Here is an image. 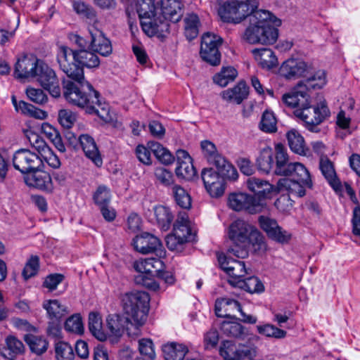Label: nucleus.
<instances>
[{
	"instance_id": "2eb2a0df",
	"label": "nucleus",
	"mask_w": 360,
	"mask_h": 360,
	"mask_svg": "<svg viewBox=\"0 0 360 360\" xmlns=\"http://www.w3.org/2000/svg\"><path fill=\"white\" fill-rule=\"evenodd\" d=\"M201 177L208 193L213 198L221 197L225 191L223 176L212 168H206L202 171Z\"/></svg>"
},
{
	"instance_id": "8fccbe9b",
	"label": "nucleus",
	"mask_w": 360,
	"mask_h": 360,
	"mask_svg": "<svg viewBox=\"0 0 360 360\" xmlns=\"http://www.w3.org/2000/svg\"><path fill=\"white\" fill-rule=\"evenodd\" d=\"M57 360H73L75 354L72 347L66 342L60 341L55 344Z\"/></svg>"
},
{
	"instance_id": "f3484780",
	"label": "nucleus",
	"mask_w": 360,
	"mask_h": 360,
	"mask_svg": "<svg viewBox=\"0 0 360 360\" xmlns=\"http://www.w3.org/2000/svg\"><path fill=\"white\" fill-rule=\"evenodd\" d=\"M24 182L30 187L46 192H52L53 189L51 177L44 169L24 172Z\"/></svg>"
},
{
	"instance_id": "603ef678",
	"label": "nucleus",
	"mask_w": 360,
	"mask_h": 360,
	"mask_svg": "<svg viewBox=\"0 0 360 360\" xmlns=\"http://www.w3.org/2000/svg\"><path fill=\"white\" fill-rule=\"evenodd\" d=\"M24 135L30 146L36 150L38 153L44 151V150L47 148L46 142L38 134L32 130L24 129Z\"/></svg>"
},
{
	"instance_id": "39448f33",
	"label": "nucleus",
	"mask_w": 360,
	"mask_h": 360,
	"mask_svg": "<svg viewBox=\"0 0 360 360\" xmlns=\"http://www.w3.org/2000/svg\"><path fill=\"white\" fill-rule=\"evenodd\" d=\"M285 94L282 96V101L284 104L291 108H296L294 111L295 115L305 122L310 130L321 123L326 117L329 115V110L325 101L321 102L316 106L310 105V96L307 98V103H301L300 101H294L295 104H291L290 101H287ZM293 103V101H292Z\"/></svg>"
},
{
	"instance_id": "393cba45",
	"label": "nucleus",
	"mask_w": 360,
	"mask_h": 360,
	"mask_svg": "<svg viewBox=\"0 0 360 360\" xmlns=\"http://www.w3.org/2000/svg\"><path fill=\"white\" fill-rule=\"evenodd\" d=\"M91 34V48L94 52L98 53L102 56H108L112 51L111 43L103 33L96 28L89 30Z\"/></svg>"
},
{
	"instance_id": "6e6552de",
	"label": "nucleus",
	"mask_w": 360,
	"mask_h": 360,
	"mask_svg": "<svg viewBox=\"0 0 360 360\" xmlns=\"http://www.w3.org/2000/svg\"><path fill=\"white\" fill-rule=\"evenodd\" d=\"M256 6L247 1H231L219 10V15L224 22L238 24L243 20L249 22V17L257 10Z\"/></svg>"
},
{
	"instance_id": "6ab92c4d",
	"label": "nucleus",
	"mask_w": 360,
	"mask_h": 360,
	"mask_svg": "<svg viewBox=\"0 0 360 360\" xmlns=\"http://www.w3.org/2000/svg\"><path fill=\"white\" fill-rule=\"evenodd\" d=\"M296 162L290 160L287 149L281 143L275 146L274 174L278 176H291Z\"/></svg>"
},
{
	"instance_id": "20e7f679",
	"label": "nucleus",
	"mask_w": 360,
	"mask_h": 360,
	"mask_svg": "<svg viewBox=\"0 0 360 360\" xmlns=\"http://www.w3.org/2000/svg\"><path fill=\"white\" fill-rule=\"evenodd\" d=\"M229 238L234 245L228 250V253L238 258L247 257L250 247L254 251L259 252H264L266 249V245L261 232L243 220H236L230 225Z\"/></svg>"
},
{
	"instance_id": "423d86ee",
	"label": "nucleus",
	"mask_w": 360,
	"mask_h": 360,
	"mask_svg": "<svg viewBox=\"0 0 360 360\" xmlns=\"http://www.w3.org/2000/svg\"><path fill=\"white\" fill-rule=\"evenodd\" d=\"M307 79L300 82L289 92L285 94V98L290 101H300L301 103H307V98L309 96L310 89H319L326 84V75L324 70H319L313 74L306 77ZM291 104H295L290 102Z\"/></svg>"
},
{
	"instance_id": "7c9ffc66",
	"label": "nucleus",
	"mask_w": 360,
	"mask_h": 360,
	"mask_svg": "<svg viewBox=\"0 0 360 360\" xmlns=\"http://www.w3.org/2000/svg\"><path fill=\"white\" fill-rule=\"evenodd\" d=\"M45 63L37 58L24 56V80L37 81Z\"/></svg>"
},
{
	"instance_id": "e2e57ef3",
	"label": "nucleus",
	"mask_w": 360,
	"mask_h": 360,
	"mask_svg": "<svg viewBox=\"0 0 360 360\" xmlns=\"http://www.w3.org/2000/svg\"><path fill=\"white\" fill-rule=\"evenodd\" d=\"M139 350L142 355L153 360L155 353L153 342L150 339H141L139 341Z\"/></svg>"
},
{
	"instance_id": "473e14b6",
	"label": "nucleus",
	"mask_w": 360,
	"mask_h": 360,
	"mask_svg": "<svg viewBox=\"0 0 360 360\" xmlns=\"http://www.w3.org/2000/svg\"><path fill=\"white\" fill-rule=\"evenodd\" d=\"M275 152L269 146H265L261 149L257 158L256 165L257 169L265 174H269L274 165Z\"/></svg>"
},
{
	"instance_id": "a18cd8bd",
	"label": "nucleus",
	"mask_w": 360,
	"mask_h": 360,
	"mask_svg": "<svg viewBox=\"0 0 360 360\" xmlns=\"http://www.w3.org/2000/svg\"><path fill=\"white\" fill-rule=\"evenodd\" d=\"M150 148L157 159L163 164L170 165L174 162V158L172 153L159 143L152 142Z\"/></svg>"
},
{
	"instance_id": "7ed1b4c3",
	"label": "nucleus",
	"mask_w": 360,
	"mask_h": 360,
	"mask_svg": "<svg viewBox=\"0 0 360 360\" xmlns=\"http://www.w3.org/2000/svg\"><path fill=\"white\" fill-rule=\"evenodd\" d=\"M281 25V20L269 11L257 10L250 15L241 38L250 44H273L278 35L276 27Z\"/></svg>"
},
{
	"instance_id": "864d4df0",
	"label": "nucleus",
	"mask_w": 360,
	"mask_h": 360,
	"mask_svg": "<svg viewBox=\"0 0 360 360\" xmlns=\"http://www.w3.org/2000/svg\"><path fill=\"white\" fill-rule=\"evenodd\" d=\"M257 329L259 334L276 339L284 338L287 334L286 331L269 323L264 324L263 326H257Z\"/></svg>"
},
{
	"instance_id": "aec40b11",
	"label": "nucleus",
	"mask_w": 360,
	"mask_h": 360,
	"mask_svg": "<svg viewBox=\"0 0 360 360\" xmlns=\"http://www.w3.org/2000/svg\"><path fill=\"white\" fill-rule=\"evenodd\" d=\"M310 67L304 61L297 59H288L280 68L281 75L288 79L307 77L310 72Z\"/></svg>"
},
{
	"instance_id": "680f3d73",
	"label": "nucleus",
	"mask_w": 360,
	"mask_h": 360,
	"mask_svg": "<svg viewBox=\"0 0 360 360\" xmlns=\"http://www.w3.org/2000/svg\"><path fill=\"white\" fill-rule=\"evenodd\" d=\"M58 120L64 128H71L77 120L76 115L70 110L63 109L58 112Z\"/></svg>"
},
{
	"instance_id": "f8f14e48",
	"label": "nucleus",
	"mask_w": 360,
	"mask_h": 360,
	"mask_svg": "<svg viewBox=\"0 0 360 360\" xmlns=\"http://www.w3.org/2000/svg\"><path fill=\"white\" fill-rule=\"evenodd\" d=\"M238 311L242 316L241 321L248 323H255L257 318L245 314L240 303L235 300L230 298H221L217 300L215 303V314L218 317H227L234 319L233 313Z\"/></svg>"
},
{
	"instance_id": "a19ab883",
	"label": "nucleus",
	"mask_w": 360,
	"mask_h": 360,
	"mask_svg": "<svg viewBox=\"0 0 360 360\" xmlns=\"http://www.w3.org/2000/svg\"><path fill=\"white\" fill-rule=\"evenodd\" d=\"M319 168L328 183L335 188L338 185V181L333 163L327 157H321Z\"/></svg>"
},
{
	"instance_id": "0e129e2a",
	"label": "nucleus",
	"mask_w": 360,
	"mask_h": 360,
	"mask_svg": "<svg viewBox=\"0 0 360 360\" xmlns=\"http://www.w3.org/2000/svg\"><path fill=\"white\" fill-rule=\"evenodd\" d=\"M155 176L161 184L165 186H169L173 182V175L172 172L164 167L156 168Z\"/></svg>"
},
{
	"instance_id": "774afa93",
	"label": "nucleus",
	"mask_w": 360,
	"mask_h": 360,
	"mask_svg": "<svg viewBox=\"0 0 360 360\" xmlns=\"http://www.w3.org/2000/svg\"><path fill=\"white\" fill-rule=\"evenodd\" d=\"M352 233L354 236L360 237V206H356L353 210L352 219Z\"/></svg>"
},
{
	"instance_id": "37998d69",
	"label": "nucleus",
	"mask_w": 360,
	"mask_h": 360,
	"mask_svg": "<svg viewBox=\"0 0 360 360\" xmlns=\"http://www.w3.org/2000/svg\"><path fill=\"white\" fill-rule=\"evenodd\" d=\"M154 213L156 220L162 229H169L173 220V215L169 209L167 207L159 205L154 207Z\"/></svg>"
},
{
	"instance_id": "f704fd0d",
	"label": "nucleus",
	"mask_w": 360,
	"mask_h": 360,
	"mask_svg": "<svg viewBox=\"0 0 360 360\" xmlns=\"http://www.w3.org/2000/svg\"><path fill=\"white\" fill-rule=\"evenodd\" d=\"M162 352L165 360H183L188 349L185 345L173 342L165 345Z\"/></svg>"
},
{
	"instance_id": "0eeeda50",
	"label": "nucleus",
	"mask_w": 360,
	"mask_h": 360,
	"mask_svg": "<svg viewBox=\"0 0 360 360\" xmlns=\"http://www.w3.org/2000/svg\"><path fill=\"white\" fill-rule=\"evenodd\" d=\"M134 267L139 273L146 275H139L136 278V282L152 290L159 289V284L150 276L155 277L160 275V271L164 270L165 264L160 259L147 258L136 261Z\"/></svg>"
},
{
	"instance_id": "de8ad7c7",
	"label": "nucleus",
	"mask_w": 360,
	"mask_h": 360,
	"mask_svg": "<svg viewBox=\"0 0 360 360\" xmlns=\"http://www.w3.org/2000/svg\"><path fill=\"white\" fill-rule=\"evenodd\" d=\"M276 119L274 114L269 110H265L262 116L259 128L266 133H274L277 130Z\"/></svg>"
},
{
	"instance_id": "69168bd1",
	"label": "nucleus",
	"mask_w": 360,
	"mask_h": 360,
	"mask_svg": "<svg viewBox=\"0 0 360 360\" xmlns=\"http://www.w3.org/2000/svg\"><path fill=\"white\" fill-rule=\"evenodd\" d=\"M27 114L30 117L39 120H44L48 115L46 111L42 110L35 106L24 102V115Z\"/></svg>"
},
{
	"instance_id": "cd10ccee",
	"label": "nucleus",
	"mask_w": 360,
	"mask_h": 360,
	"mask_svg": "<svg viewBox=\"0 0 360 360\" xmlns=\"http://www.w3.org/2000/svg\"><path fill=\"white\" fill-rule=\"evenodd\" d=\"M173 233L179 238L186 241L191 240L193 238L191 233V222L187 212H179L174 226Z\"/></svg>"
},
{
	"instance_id": "c85d7f7f",
	"label": "nucleus",
	"mask_w": 360,
	"mask_h": 360,
	"mask_svg": "<svg viewBox=\"0 0 360 360\" xmlns=\"http://www.w3.org/2000/svg\"><path fill=\"white\" fill-rule=\"evenodd\" d=\"M247 186L250 191L258 195L257 198L264 200L269 198L271 194L274 186L269 181L255 177L250 178L247 180Z\"/></svg>"
},
{
	"instance_id": "f03ea898",
	"label": "nucleus",
	"mask_w": 360,
	"mask_h": 360,
	"mask_svg": "<svg viewBox=\"0 0 360 360\" xmlns=\"http://www.w3.org/2000/svg\"><path fill=\"white\" fill-rule=\"evenodd\" d=\"M149 302V295L144 291L126 293L122 297V304L127 316L113 314L106 317V326L110 335L120 338L124 330H129V324L136 328L142 326L147 318Z\"/></svg>"
},
{
	"instance_id": "a211bd4d",
	"label": "nucleus",
	"mask_w": 360,
	"mask_h": 360,
	"mask_svg": "<svg viewBox=\"0 0 360 360\" xmlns=\"http://www.w3.org/2000/svg\"><path fill=\"white\" fill-rule=\"evenodd\" d=\"M259 222L262 230L271 239L280 243H285L290 240L291 235L279 226L275 219L266 216H260Z\"/></svg>"
},
{
	"instance_id": "4be33fe9",
	"label": "nucleus",
	"mask_w": 360,
	"mask_h": 360,
	"mask_svg": "<svg viewBox=\"0 0 360 360\" xmlns=\"http://www.w3.org/2000/svg\"><path fill=\"white\" fill-rule=\"evenodd\" d=\"M177 167L175 169L178 177L186 180H191L195 175L196 172L193 165L192 158L184 150L176 151Z\"/></svg>"
},
{
	"instance_id": "bb28decb",
	"label": "nucleus",
	"mask_w": 360,
	"mask_h": 360,
	"mask_svg": "<svg viewBox=\"0 0 360 360\" xmlns=\"http://www.w3.org/2000/svg\"><path fill=\"white\" fill-rule=\"evenodd\" d=\"M248 86L241 81L234 87L223 91L221 96L224 101L239 105L248 98Z\"/></svg>"
},
{
	"instance_id": "412c9836",
	"label": "nucleus",
	"mask_w": 360,
	"mask_h": 360,
	"mask_svg": "<svg viewBox=\"0 0 360 360\" xmlns=\"http://www.w3.org/2000/svg\"><path fill=\"white\" fill-rule=\"evenodd\" d=\"M218 261L221 268L231 276L230 280L243 279L247 274L245 263L243 261H238L224 255H218Z\"/></svg>"
},
{
	"instance_id": "a878e982",
	"label": "nucleus",
	"mask_w": 360,
	"mask_h": 360,
	"mask_svg": "<svg viewBox=\"0 0 360 360\" xmlns=\"http://www.w3.org/2000/svg\"><path fill=\"white\" fill-rule=\"evenodd\" d=\"M79 144L85 155L97 166L102 165V158L94 139L88 134H82L79 137Z\"/></svg>"
},
{
	"instance_id": "3c124183",
	"label": "nucleus",
	"mask_w": 360,
	"mask_h": 360,
	"mask_svg": "<svg viewBox=\"0 0 360 360\" xmlns=\"http://www.w3.org/2000/svg\"><path fill=\"white\" fill-rule=\"evenodd\" d=\"M172 193L176 203L184 209H188L191 206V199L187 191L180 186L175 185L172 187Z\"/></svg>"
},
{
	"instance_id": "ddd939ff",
	"label": "nucleus",
	"mask_w": 360,
	"mask_h": 360,
	"mask_svg": "<svg viewBox=\"0 0 360 360\" xmlns=\"http://www.w3.org/2000/svg\"><path fill=\"white\" fill-rule=\"evenodd\" d=\"M133 245L136 251L142 254L155 253L160 257L165 255L160 240L153 234L145 232L135 237Z\"/></svg>"
},
{
	"instance_id": "c9c22d12",
	"label": "nucleus",
	"mask_w": 360,
	"mask_h": 360,
	"mask_svg": "<svg viewBox=\"0 0 360 360\" xmlns=\"http://www.w3.org/2000/svg\"><path fill=\"white\" fill-rule=\"evenodd\" d=\"M304 185L300 181L290 179H281L278 180L277 187L279 191H286L290 194L297 197H302L305 195Z\"/></svg>"
},
{
	"instance_id": "1a4fd4ad",
	"label": "nucleus",
	"mask_w": 360,
	"mask_h": 360,
	"mask_svg": "<svg viewBox=\"0 0 360 360\" xmlns=\"http://www.w3.org/2000/svg\"><path fill=\"white\" fill-rule=\"evenodd\" d=\"M139 17L143 31L149 37L163 36L165 33L169 32V23L158 8L144 15L139 14Z\"/></svg>"
},
{
	"instance_id": "e433bc0d",
	"label": "nucleus",
	"mask_w": 360,
	"mask_h": 360,
	"mask_svg": "<svg viewBox=\"0 0 360 360\" xmlns=\"http://www.w3.org/2000/svg\"><path fill=\"white\" fill-rule=\"evenodd\" d=\"M24 340L30 352L37 356L41 355L48 349L49 342L42 336L27 334L24 335Z\"/></svg>"
},
{
	"instance_id": "f257e3e1",
	"label": "nucleus",
	"mask_w": 360,
	"mask_h": 360,
	"mask_svg": "<svg viewBox=\"0 0 360 360\" xmlns=\"http://www.w3.org/2000/svg\"><path fill=\"white\" fill-rule=\"evenodd\" d=\"M58 62L68 79L63 81V93L66 101L75 106L85 109L89 114H96L107 122L111 120L108 103L100 99L99 93L84 79L83 67H98L99 58L87 49L72 50L60 48Z\"/></svg>"
},
{
	"instance_id": "bf43d9fd",
	"label": "nucleus",
	"mask_w": 360,
	"mask_h": 360,
	"mask_svg": "<svg viewBox=\"0 0 360 360\" xmlns=\"http://www.w3.org/2000/svg\"><path fill=\"white\" fill-rule=\"evenodd\" d=\"M65 329L76 334H82L84 331L82 317L79 314L69 317L65 323Z\"/></svg>"
},
{
	"instance_id": "dca6fc26",
	"label": "nucleus",
	"mask_w": 360,
	"mask_h": 360,
	"mask_svg": "<svg viewBox=\"0 0 360 360\" xmlns=\"http://www.w3.org/2000/svg\"><path fill=\"white\" fill-rule=\"evenodd\" d=\"M40 86L54 98H59L61 96V89L59 79L55 72L46 63L37 79Z\"/></svg>"
},
{
	"instance_id": "c756f323",
	"label": "nucleus",
	"mask_w": 360,
	"mask_h": 360,
	"mask_svg": "<svg viewBox=\"0 0 360 360\" xmlns=\"http://www.w3.org/2000/svg\"><path fill=\"white\" fill-rule=\"evenodd\" d=\"M42 306L51 321L60 322L62 318L68 313V307L58 300H45Z\"/></svg>"
},
{
	"instance_id": "5fc2aeb1",
	"label": "nucleus",
	"mask_w": 360,
	"mask_h": 360,
	"mask_svg": "<svg viewBox=\"0 0 360 360\" xmlns=\"http://www.w3.org/2000/svg\"><path fill=\"white\" fill-rule=\"evenodd\" d=\"M73 8L79 15H82L91 22H95L96 19V13L94 9L86 4L82 1H75L73 2Z\"/></svg>"
},
{
	"instance_id": "72a5a7b5",
	"label": "nucleus",
	"mask_w": 360,
	"mask_h": 360,
	"mask_svg": "<svg viewBox=\"0 0 360 360\" xmlns=\"http://www.w3.org/2000/svg\"><path fill=\"white\" fill-rule=\"evenodd\" d=\"M258 64L265 69H271L278 64L277 58L270 49H256L252 51Z\"/></svg>"
},
{
	"instance_id": "09e8293b",
	"label": "nucleus",
	"mask_w": 360,
	"mask_h": 360,
	"mask_svg": "<svg viewBox=\"0 0 360 360\" xmlns=\"http://www.w3.org/2000/svg\"><path fill=\"white\" fill-rule=\"evenodd\" d=\"M221 329L224 335L229 337L240 338L244 335L243 326L235 321H224Z\"/></svg>"
},
{
	"instance_id": "6e6d98bb",
	"label": "nucleus",
	"mask_w": 360,
	"mask_h": 360,
	"mask_svg": "<svg viewBox=\"0 0 360 360\" xmlns=\"http://www.w3.org/2000/svg\"><path fill=\"white\" fill-rule=\"evenodd\" d=\"M292 175L297 178L296 180L300 181L306 186L309 188L312 187L310 174L304 165L296 162L292 169Z\"/></svg>"
},
{
	"instance_id": "2f4dec72",
	"label": "nucleus",
	"mask_w": 360,
	"mask_h": 360,
	"mask_svg": "<svg viewBox=\"0 0 360 360\" xmlns=\"http://www.w3.org/2000/svg\"><path fill=\"white\" fill-rule=\"evenodd\" d=\"M22 343L15 336L9 335L5 344L0 347L1 355L8 360H13L22 352Z\"/></svg>"
},
{
	"instance_id": "4468645a",
	"label": "nucleus",
	"mask_w": 360,
	"mask_h": 360,
	"mask_svg": "<svg viewBox=\"0 0 360 360\" xmlns=\"http://www.w3.org/2000/svg\"><path fill=\"white\" fill-rule=\"evenodd\" d=\"M219 353L225 360H244L245 358L256 357L257 348L243 345L237 349L232 341L225 340L221 343Z\"/></svg>"
},
{
	"instance_id": "5701e85b",
	"label": "nucleus",
	"mask_w": 360,
	"mask_h": 360,
	"mask_svg": "<svg viewBox=\"0 0 360 360\" xmlns=\"http://www.w3.org/2000/svg\"><path fill=\"white\" fill-rule=\"evenodd\" d=\"M183 8L182 0H161L160 13L167 22H177L183 15Z\"/></svg>"
},
{
	"instance_id": "338daca9",
	"label": "nucleus",
	"mask_w": 360,
	"mask_h": 360,
	"mask_svg": "<svg viewBox=\"0 0 360 360\" xmlns=\"http://www.w3.org/2000/svg\"><path fill=\"white\" fill-rule=\"evenodd\" d=\"M219 342V333L216 329L210 330L204 338V342L206 349L214 348Z\"/></svg>"
},
{
	"instance_id": "49530a36",
	"label": "nucleus",
	"mask_w": 360,
	"mask_h": 360,
	"mask_svg": "<svg viewBox=\"0 0 360 360\" xmlns=\"http://www.w3.org/2000/svg\"><path fill=\"white\" fill-rule=\"evenodd\" d=\"M185 36L189 40L195 38L198 34L199 18L195 14H189L184 20Z\"/></svg>"
},
{
	"instance_id": "79ce46f5",
	"label": "nucleus",
	"mask_w": 360,
	"mask_h": 360,
	"mask_svg": "<svg viewBox=\"0 0 360 360\" xmlns=\"http://www.w3.org/2000/svg\"><path fill=\"white\" fill-rule=\"evenodd\" d=\"M44 164L38 153L24 148V172L44 169Z\"/></svg>"
},
{
	"instance_id": "9b49d317",
	"label": "nucleus",
	"mask_w": 360,
	"mask_h": 360,
	"mask_svg": "<svg viewBox=\"0 0 360 360\" xmlns=\"http://www.w3.org/2000/svg\"><path fill=\"white\" fill-rule=\"evenodd\" d=\"M222 44V38L217 34L205 33L202 37L200 56L202 60L213 66L219 65L221 54L219 46Z\"/></svg>"
},
{
	"instance_id": "4c0bfd02",
	"label": "nucleus",
	"mask_w": 360,
	"mask_h": 360,
	"mask_svg": "<svg viewBox=\"0 0 360 360\" xmlns=\"http://www.w3.org/2000/svg\"><path fill=\"white\" fill-rule=\"evenodd\" d=\"M286 137L292 151L301 155H307L308 148L305 145L304 138L297 130H290L286 134Z\"/></svg>"
},
{
	"instance_id": "13d9d810",
	"label": "nucleus",
	"mask_w": 360,
	"mask_h": 360,
	"mask_svg": "<svg viewBox=\"0 0 360 360\" xmlns=\"http://www.w3.org/2000/svg\"><path fill=\"white\" fill-rule=\"evenodd\" d=\"M94 202L99 207L109 204L111 200L110 190L106 186H99L93 195Z\"/></svg>"
},
{
	"instance_id": "c03bdc74",
	"label": "nucleus",
	"mask_w": 360,
	"mask_h": 360,
	"mask_svg": "<svg viewBox=\"0 0 360 360\" xmlns=\"http://www.w3.org/2000/svg\"><path fill=\"white\" fill-rule=\"evenodd\" d=\"M237 75V70L231 66L224 67L219 73L214 76L213 80L217 84L224 87L233 82L236 78Z\"/></svg>"
},
{
	"instance_id": "ea45409f",
	"label": "nucleus",
	"mask_w": 360,
	"mask_h": 360,
	"mask_svg": "<svg viewBox=\"0 0 360 360\" xmlns=\"http://www.w3.org/2000/svg\"><path fill=\"white\" fill-rule=\"evenodd\" d=\"M229 283L232 285L243 289L250 293L261 292L264 290L262 283L255 276H250L238 281L229 280Z\"/></svg>"
},
{
	"instance_id": "9d476101",
	"label": "nucleus",
	"mask_w": 360,
	"mask_h": 360,
	"mask_svg": "<svg viewBox=\"0 0 360 360\" xmlns=\"http://www.w3.org/2000/svg\"><path fill=\"white\" fill-rule=\"evenodd\" d=\"M228 205L235 211L245 210L251 214L260 212L266 207L263 200L243 193L229 194Z\"/></svg>"
},
{
	"instance_id": "58836bf2",
	"label": "nucleus",
	"mask_w": 360,
	"mask_h": 360,
	"mask_svg": "<svg viewBox=\"0 0 360 360\" xmlns=\"http://www.w3.org/2000/svg\"><path fill=\"white\" fill-rule=\"evenodd\" d=\"M89 329L91 333L100 341H104L107 335L103 327L101 315L98 312L92 311L89 314Z\"/></svg>"
},
{
	"instance_id": "b1692460",
	"label": "nucleus",
	"mask_w": 360,
	"mask_h": 360,
	"mask_svg": "<svg viewBox=\"0 0 360 360\" xmlns=\"http://www.w3.org/2000/svg\"><path fill=\"white\" fill-rule=\"evenodd\" d=\"M207 161L210 165H214L218 172L226 179L231 181L238 179L236 169L219 153L209 157Z\"/></svg>"
},
{
	"instance_id": "052dcab7",
	"label": "nucleus",
	"mask_w": 360,
	"mask_h": 360,
	"mask_svg": "<svg viewBox=\"0 0 360 360\" xmlns=\"http://www.w3.org/2000/svg\"><path fill=\"white\" fill-rule=\"evenodd\" d=\"M39 269V259L36 255H32L26 262L24 267V279H28L35 276Z\"/></svg>"
},
{
	"instance_id": "4d7b16f0",
	"label": "nucleus",
	"mask_w": 360,
	"mask_h": 360,
	"mask_svg": "<svg viewBox=\"0 0 360 360\" xmlns=\"http://www.w3.org/2000/svg\"><path fill=\"white\" fill-rule=\"evenodd\" d=\"M27 98L37 104L43 105L48 101V96L43 89L27 86L25 89Z\"/></svg>"
}]
</instances>
